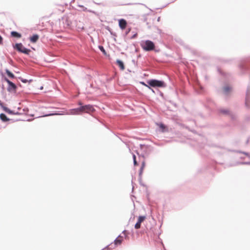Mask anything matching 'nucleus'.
Wrapping results in <instances>:
<instances>
[{
    "mask_svg": "<svg viewBox=\"0 0 250 250\" xmlns=\"http://www.w3.org/2000/svg\"><path fill=\"white\" fill-rule=\"evenodd\" d=\"M142 48L145 51H151L154 49V43L149 40L143 41L140 43Z\"/></svg>",
    "mask_w": 250,
    "mask_h": 250,
    "instance_id": "f257e3e1",
    "label": "nucleus"
},
{
    "mask_svg": "<svg viewBox=\"0 0 250 250\" xmlns=\"http://www.w3.org/2000/svg\"><path fill=\"white\" fill-rule=\"evenodd\" d=\"M148 84L152 87H164L166 85L165 83L162 81L157 80H150L147 82Z\"/></svg>",
    "mask_w": 250,
    "mask_h": 250,
    "instance_id": "f03ea898",
    "label": "nucleus"
},
{
    "mask_svg": "<svg viewBox=\"0 0 250 250\" xmlns=\"http://www.w3.org/2000/svg\"><path fill=\"white\" fill-rule=\"evenodd\" d=\"M81 114L85 112L90 113L94 111L93 106L91 105L88 104L85 105L81 106L80 107Z\"/></svg>",
    "mask_w": 250,
    "mask_h": 250,
    "instance_id": "7ed1b4c3",
    "label": "nucleus"
},
{
    "mask_svg": "<svg viewBox=\"0 0 250 250\" xmlns=\"http://www.w3.org/2000/svg\"><path fill=\"white\" fill-rule=\"evenodd\" d=\"M15 48L19 51L24 53L25 54H28L30 50L25 47H24L21 43H17L15 45Z\"/></svg>",
    "mask_w": 250,
    "mask_h": 250,
    "instance_id": "20e7f679",
    "label": "nucleus"
},
{
    "mask_svg": "<svg viewBox=\"0 0 250 250\" xmlns=\"http://www.w3.org/2000/svg\"><path fill=\"white\" fill-rule=\"evenodd\" d=\"M5 81L8 84V91H13V90H16V85L14 83H13L12 82L9 81L7 78H5Z\"/></svg>",
    "mask_w": 250,
    "mask_h": 250,
    "instance_id": "39448f33",
    "label": "nucleus"
},
{
    "mask_svg": "<svg viewBox=\"0 0 250 250\" xmlns=\"http://www.w3.org/2000/svg\"><path fill=\"white\" fill-rule=\"evenodd\" d=\"M146 219V216H140L139 217L138 221L135 225V228L136 229H138L140 228L141 227V224L142 222H143L145 219Z\"/></svg>",
    "mask_w": 250,
    "mask_h": 250,
    "instance_id": "423d86ee",
    "label": "nucleus"
},
{
    "mask_svg": "<svg viewBox=\"0 0 250 250\" xmlns=\"http://www.w3.org/2000/svg\"><path fill=\"white\" fill-rule=\"evenodd\" d=\"M67 114L70 115H79L81 114V110L80 108H77L74 109H72L69 110V111L67 113Z\"/></svg>",
    "mask_w": 250,
    "mask_h": 250,
    "instance_id": "0eeeda50",
    "label": "nucleus"
},
{
    "mask_svg": "<svg viewBox=\"0 0 250 250\" xmlns=\"http://www.w3.org/2000/svg\"><path fill=\"white\" fill-rule=\"evenodd\" d=\"M127 22L124 19H120L119 21V25L120 27L122 29L124 30L126 26Z\"/></svg>",
    "mask_w": 250,
    "mask_h": 250,
    "instance_id": "6e6552de",
    "label": "nucleus"
},
{
    "mask_svg": "<svg viewBox=\"0 0 250 250\" xmlns=\"http://www.w3.org/2000/svg\"><path fill=\"white\" fill-rule=\"evenodd\" d=\"M123 240V238L122 236H119L115 240H114V245L116 246L120 245Z\"/></svg>",
    "mask_w": 250,
    "mask_h": 250,
    "instance_id": "1a4fd4ad",
    "label": "nucleus"
},
{
    "mask_svg": "<svg viewBox=\"0 0 250 250\" xmlns=\"http://www.w3.org/2000/svg\"><path fill=\"white\" fill-rule=\"evenodd\" d=\"M39 39V36L38 35H34L30 38V41L32 42H36Z\"/></svg>",
    "mask_w": 250,
    "mask_h": 250,
    "instance_id": "9d476101",
    "label": "nucleus"
},
{
    "mask_svg": "<svg viewBox=\"0 0 250 250\" xmlns=\"http://www.w3.org/2000/svg\"><path fill=\"white\" fill-rule=\"evenodd\" d=\"M116 62L117 64L119 65V66L120 67L121 69L124 70L125 69V66L124 64V63L122 61L118 60L116 61Z\"/></svg>",
    "mask_w": 250,
    "mask_h": 250,
    "instance_id": "9b49d317",
    "label": "nucleus"
},
{
    "mask_svg": "<svg viewBox=\"0 0 250 250\" xmlns=\"http://www.w3.org/2000/svg\"><path fill=\"white\" fill-rule=\"evenodd\" d=\"M0 118L2 121L4 122L9 120V119L7 118L6 116L3 113H1L0 114Z\"/></svg>",
    "mask_w": 250,
    "mask_h": 250,
    "instance_id": "f8f14e48",
    "label": "nucleus"
},
{
    "mask_svg": "<svg viewBox=\"0 0 250 250\" xmlns=\"http://www.w3.org/2000/svg\"><path fill=\"white\" fill-rule=\"evenodd\" d=\"M157 125L160 127V128L163 131H164L166 127V126L162 123H157Z\"/></svg>",
    "mask_w": 250,
    "mask_h": 250,
    "instance_id": "ddd939ff",
    "label": "nucleus"
},
{
    "mask_svg": "<svg viewBox=\"0 0 250 250\" xmlns=\"http://www.w3.org/2000/svg\"><path fill=\"white\" fill-rule=\"evenodd\" d=\"M6 73L7 75L11 78H14L15 77L14 74L11 73L9 70L6 69L5 70Z\"/></svg>",
    "mask_w": 250,
    "mask_h": 250,
    "instance_id": "4468645a",
    "label": "nucleus"
},
{
    "mask_svg": "<svg viewBox=\"0 0 250 250\" xmlns=\"http://www.w3.org/2000/svg\"><path fill=\"white\" fill-rule=\"evenodd\" d=\"M11 35L15 37H17V38L21 37V35L20 34H19V33L15 32V31L12 32Z\"/></svg>",
    "mask_w": 250,
    "mask_h": 250,
    "instance_id": "2eb2a0df",
    "label": "nucleus"
},
{
    "mask_svg": "<svg viewBox=\"0 0 250 250\" xmlns=\"http://www.w3.org/2000/svg\"><path fill=\"white\" fill-rule=\"evenodd\" d=\"M230 90V88L229 86H226L224 88V92L227 94Z\"/></svg>",
    "mask_w": 250,
    "mask_h": 250,
    "instance_id": "dca6fc26",
    "label": "nucleus"
},
{
    "mask_svg": "<svg viewBox=\"0 0 250 250\" xmlns=\"http://www.w3.org/2000/svg\"><path fill=\"white\" fill-rule=\"evenodd\" d=\"M3 110L5 112H7V113H8L9 114H13V112L12 111H11L9 109H8L7 107H3Z\"/></svg>",
    "mask_w": 250,
    "mask_h": 250,
    "instance_id": "f3484780",
    "label": "nucleus"
},
{
    "mask_svg": "<svg viewBox=\"0 0 250 250\" xmlns=\"http://www.w3.org/2000/svg\"><path fill=\"white\" fill-rule=\"evenodd\" d=\"M133 163H134V165L135 166L137 165V161H136V156L134 154L133 155Z\"/></svg>",
    "mask_w": 250,
    "mask_h": 250,
    "instance_id": "a211bd4d",
    "label": "nucleus"
},
{
    "mask_svg": "<svg viewBox=\"0 0 250 250\" xmlns=\"http://www.w3.org/2000/svg\"><path fill=\"white\" fill-rule=\"evenodd\" d=\"M144 167H145V163H143L142 167L140 169V173H141L142 172L143 168H144Z\"/></svg>",
    "mask_w": 250,
    "mask_h": 250,
    "instance_id": "6ab92c4d",
    "label": "nucleus"
},
{
    "mask_svg": "<svg viewBox=\"0 0 250 250\" xmlns=\"http://www.w3.org/2000/svg\"><path fill=\"white\" fill-rule=\"evenodd\" d=\"M99 48L102 51H103L104 53H105V50L103 46H100Z\"/></svg>",
    "mask_w": 250,
    "mask_h": 250,
    "instance_id": "aec40b11",
    "label": "nucleus"
},
{
    "mask_svg": "<svg viewBox=\"0 0 250 250\" xmlns=\"http://www.w3.org/2000/svg\"><path fill=\"white\" fill-rule=\"evenodd\" d=\"M59 114H57V113H52V114H49L48 115H47L46 116H52V115H58Z\"/></svg>",
    "mask_w": 250,
    "mask_h": 250,
    "instance_id": "412c9836",
    "label": "nucleus"
},
{
    "mask_svg": "<svg viewBox=\"0 0 250 250\" xmlns=\"http://www.w3.org/2000/svg\"><path fill=\"white\" fill-rule=\"evenodd\" d=\"M21 81L23 83H26V82H27V80H26V79H21Z\"/></svg>",
    "mask_w": 250,
    "mask_h": 250,
    "instance_id": "4be33fe9",
    "label": "nucleus"
},
{
    "mask_svg": "<svg viewBox=\"0 0 250 250\" xmlns=\"http://www.w3.org/2000/svg\"><path fill=\"white\" fill-rule=\"evenodd\" d=\"M2 38L1 37V36L0 35V44H1L2 43Z\"/></svg>",
    "mask_w": 250,
    "mask_h": 250,
    "instance_id": "5701e85b",
    "label": "nucleus"
},
{
    "mask_svg": "<svg viewBox=\"0 0 250 250\" xmlns=\"http://www.w3.org/2000/svg\"><path fill=\"white\" fill-rule=\"evenodd\" d=\"M143 83L144 85H145V86H146V87H147L149 88V87L147 84H145L144 83Z\"/></svg>",
    "mask_w": 250,
    "mask_h": 250,
    "instance_id": "b1692460",
    "label": "nucleus"
},
{
    "mask_svg": "<svg viewBox=\"0 0 250 250\" xmlns=\"http://www.w3.org/2000/svg\"><path fill=\"white\" fill-rule=\"evenodd\" d=\"M78 104H79V105H81V106H82V103L81 102H80Z\"/></svg>",
    "mask_w": 250,
    "mask_h": 250,
    "instance_id": "393cba45",
    "label": "nucleus"
},
{
    "mask_svg": "<svg viewBox=\"0 0 250 250\" xmlns=\"http://www.w3.org/2000/svg\"><path fill=\"white\" fill-rule=\"evenodd\" d=\"M222 112H223V113H226L227 112V111H222Z\"/></svg>",
    "mask_w": 250,
    "mask_h": 250,
    "instance_id": "a878e982",
    "label": "nucleus"
}]
</instances>
